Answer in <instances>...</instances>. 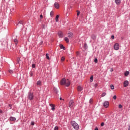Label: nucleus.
Segmentation results:
<instances>
[{
  "label": "nucleus",
  "instance_id": "a211bd4d",
  "mask_svg": "<svg viewBox=\"0 0 130 130\" xmlns=\"http://www.w3.org/2000/svg\"><path fill=\"white\" fill-rule=\"evenodd\" d=\"M37 85L38 86H40L41 85V81H39L37 82Z\"/></svg>",
  "mask_w": 130,
  "mask_h": 130
},
{
  "label": "nucleus",
  "instance_id": "aec40b11",
  "mask_svg": "<svg viewBox=\"0 0 130 130\" xmlns=\"http://www.w3.org/2000/svg\"><path fill=\"white\" fill-rule=\"evenodd\" d=\"M64 40H65V41H66L68 43H69V38H68V37H66V38H64Z\"/></svg>",
  "mask_w": 130,
  "mask_h": 130
},
{
  "label": "nucleus",
  "instance_id": "ddd939ff",
  "mask_svg": "<svg viewBox=\"0 0 130 130\" xmlns=\"http://www.w3.org/2000/svg\"><path fill=\"white\" fill-rule=\"evenodd\" d=\"M10 119L11 121H16V118L14 117H11Z\"/></svg>",
  "mask_w": 130,
  "mask_h": 130
},
{
  "label": "nucleus",
  "instance_id": "2f4dec72",
  "mask_svg": "<svg viewBox=\"0 0 130 130\" xmlns=\"http://www.w3.org/2000/svg\"><path fill=\"white\" fill-rule=\"evenodd\" d=\"M9 72L10 73V74H13V70H10L9 71Z\"/></svg>",
  "mask_w": 130,
  "mask_h": 130
},
{
  "label": "nucleus",
  "instance_id": "49530a36",
  "mask_svg": "<svg viewBox=\"0 0 130 130\" xmlns=\"http://www.w3.org/2000/svg\"><path fill=\"white\" fill-rule=\"evenodd\" d=\"M77 54H80V53L79 52H76Z\"/></svg>",
  "mask_w": 130,
  "mask_h": 130
},
{
  "label": "nucleus",
  "instance_id": "ea45409f",
  "mask_svg": "<svg viewBox=\"0 0 130 130\" xmlns=\"http://www.w3.org/2000/svg\"><path fill=\"white\" fill-rule=\"evenodd\" d=\"M43 16L42 15V14H41V15H40V18H41V19H43Z\"/></svg>",
  "mask_w": 130,
  "mask_h": 130
},
{
  "label": "nucleus",
  "instance_id": "72a5a7b5",
  "mask_svg": "<svg viewBox=\"0 0 130 130\" xmlns=\"http://www.w3.org/2000/svg\"><path fill=\"white\" fill-rule=\"evenodd\" d=\"M32 68L33 69H35V64H32Z\"/></svg>",
  "mask_w": 130,
  "mask_h": 130
},
{
  "label": "nucleus",
  "instance_id": "0eeeda50",
  "mask_svg": "<svg viewBox=\"0 0 130 130\" xmlns=\"http://www.w3.org/2000/svg\"><path fill=\"white\" fill-rule=\"evenodd\" d=\"M123 86L125 87H127V86H128V81L127 80L125 81L123 83Z\"/></svg>",
  "mask_w": 130,
  "mask_h": 130
},
{
  "label": "nucleus",
  "instance_id": "4be33fe9",
  "mask_svg": "<svg viewBox=\"0 0 130 130\" xmlns=\"http://www.w3.org/2000/svg\"><path fill=\"white\" fill-rule=\"evenodd\" d=\"M90 82L92 83L93 82V76H91L90 78Z\"/></svg>",
  "mask_w": 130,
  "mask_h": 130
},
{
  "label": "nucleus",
  "instance_id": "9b49d317",
  "mask_svg": "<svg viewBox=\"0 0 130 130\" xmlns=\"http://www.w3.org/2000/svg\"><path fill=\"white\" fill-rule=\"evenodd\" d=\"M58 35L60 38L63 37V35L62 34V32H61V31H59L58 33Z\"/></svg>",
  "mask_w": 130,
  "mask_h": 130
},
{
  "label": "nucleus",
  "instance_id": "393cba45",
  "mask_svg": "<svg viewBox=\"0 0 130 130\" xmlns=\"http://www.w3.org/2000/svg\"><path fill=\"white\" fill-rule=\"evenodd\" d=\"M64 59H66L64 57H62L61 58V61H64Z\"/></svg>",
  "mask_w": 130,
  "mask_h": 130
},
{
  "label": "nucleus",
  "instance_id": "7ed1b4c3",
  "mask_svg": "<svg viewBox=\"0 0 130 130\" xmlns=\"http://www.w3.org/2000/svg\"><path fill=\"white\" fill-rule=\"evenodd\" d=\"M27 98L28 99H29V100H32L34 98V95H33V93H32L31 92H29Z\"/></svg>",
  "mask_w": 130,
  "mask_h": 130
},
{
  "label": "nucleus",
  "instance_id": "c756f323",
  "mask_svg": "<svg viewBox=\"0 0 130 130\" xmlns=\"http://www.w3.org/2000/svg\"><path fill=\"white\" fill-rule=\"evenodd\" d=\"M54 130H58V126H56L55 127H54Z\"/></svg>",
  "mask_w": 130,
  "mask_h": 130
},
{
  "label": "nucleus",
  "instance_id": "6ab92c4d",
  "mask_svg": "<svg viewBox=\"0 0 130 130\" xmlns=\"http://www.w3.org/2000/svg\"><path fill=\"white\" fill-rule=\"evenodd\" d=\"M91 38H92V39H96V36H95V35H92V36H91Z\"/></svg>",
  "mask_w": 130,
  "mask_h": 130
},
{
  "label": "nucleus",
  "instance_id": "a19ab883",
  "mask_svg": "<svg viewBox=\"0 0 130 130\" xmlns=\"http://www.w3.org/2000/svg\"><path fill=\"white\" fill-rule=\"evenodd\" d=\"M17 62H19V61H20V58L18 57V58H17Z\"/></svg>",
  "mask_w": 130,
  "mask_h": 130
},
{
  "label": "nucleus",
  "instance_id": "5701e85b",
  "mask_svg": "<svg viewBox=\"0 0 130 130\" xmlns=\"http://www.w3.org/2000/svg\"><path fill=\"white\" fill-rule=\"evenodd\" d=\"M46 57L47 59H49V55L48 54H46Z\"/></svg>",
  "mask_w": 130,
  "mask_h": 130
},
{
  "label": "nucleus",
  "instance_id": "09e8293b",
  "mask_svg": "<svg viewBox=\"0 0 130 130\" xmlns=\"http://www.w3.org/2000/svg\"><path fill=\"white\" fill-rule=\"evenodd\" d=\"M111 72H113V69H111Z\"/></svg>",
  "mask_w": 130,
  "mask_h": 130
},
{
  "label": "nucleus",
  "instance_id": "e433bc0d",
  "mask_svg": "<svg viewBox=\"0 0 130 130\" xmlns=\"http://www.w3.org/2000/svg\"><path fill=\"white\" fill-rule=\"evenodd\" d=\"M53 15V11H51L50 12V16H52Z\"/></svg>",
  "mask_w": 130,
  "mask_h": 130
},
{
  "label": "nucleus",
  "instance_id": "b1692460",
  "mask_svg": "<svg viewBox=\"0 0 130 130\" xmlns=\"http://www.w3.org/2000/svg\"><path fill=\"white\" fill-rule=\"evenodd\" d=\"M110 87H111V89L112 90H114V86L113 85L111 84V85H110Z\"/></svg>",
  "mask_w": 130,
  "mask_h": 130
},
{
  "label": "nucleus",
  "instance_id": "c03bdc74",
  "mask_svg": "<svg viewBox=\"0 0 130 130\" xmlns=\"http://www.w3.org/2000/svg\"><path fill=\"white\" fill-rule=\"evenodd\" d=\"M0 113H3V110H0Z\"/></svg>",
  "mask_w": 130,
  "mask_h": 130
},
{
  "label": "nucleus",
  "instance_id": "c85d7f7f",
  "mask_svg": "<svg viewBox=\"0 0 130 130\" xmlns=\"http://www.w3.org/2000/svg\"><path fill=\"white\" fill-rule=\"evenodd\" d=\"M94 62H95V63H97V62H98V59L97 58L94 59Z\"/></svg>",
  "mask_w": 130,
  "mask_h": 130
},
{
  "label": "nucleus",
  "instance_id": "f3484780",
  "mask_svg": "<svg viewBox=\"0 0 130 130\" xmlns=\"http://www.w3.org/2000/svg\"><path fill=\"white\" fill-rule=\"evenodd\" d=\"M58 18H59V16L58 15H56L55 18L56 22H58Z\"/></svg>",
  "mask_w": 130,
  "mask_h": 130
},
{
  "label": "nucleus",
  "instance_id": "20e7f679",
  "mask_svg": "<svg viewBox=\"0 0 130 130\" xmlns=\"http://www.w3.org/2000/svg\"><path fill=\"white\" fill-rule=\"evenodd\" d=\"M114 49L115 50H118V49H119V44L118 43L115 44Z\"/></svg>",
  "mask_w": 130,
  "mask_h": 130
},
{
  "label": "nucleus",
  "instance_id": "f03ea898",
  "mask_svg": "<svg viewBox=\"0 0 130 130\" xmlns=\"http://www.w3.org/2000/svg\"><path fill=\"white\" fill-rule=\"evenodd\" d=\"M72 125L75 129L78 130L79 129V125L74 121H72Z\"/></svg>",
  "mask_w": 130,
  "mask_h": 130
},
{
  "label": "nucleus",
  "instance_id": "9d476101",
  "mask_svg": "<svg viewBox=\"0 0 130 130\" xmlns=\"http://www.w3.org/2000/svg\"><path fill=\"white\" fill-rule=\"evenodd\" d=\"M73 35H74L73 32H69L68 34V37H69V38H73Z\"/></svg>",
  "mask_w": 130,
  "mask_h": 130
},
{
  "label": "nucleus",
  "instance_id": "423d86ee",
  "mask_svg": "<svg viewBox=\"0 0 130 130\" xmlns=\"http://www.w3.org/2000/svg\"><path fill=\"white\" fill-rule=\"evenodd\" d=\"M104 106L105 107V108H108V106H109V102H105L104 103Z\"/></svg>",
  "mask_w": 130,
  "mask_h": 130
},
{
  "label": "nucleus",
  "instance_id": "2eb2a0df",
  "mask_svg": "<svg viewBox=\"0 0 130 130\" xmlns=\"http://www.w3.org/2000/svg\"><path fill=\"white\" fill-rule=\"evenodd\" d=\"M128 75H129V72L128 71H126L125 72V73H124V76L125 77H127V76H128Z\"/></svg>",
  "mask_w": 130,
  "mask_h": 130
},
{
  "label": "nucleus",
  "instance_id": "412c9836",
  "mask_svg": "<svg viewBox=\"0 0 130 130\" xmlns=\"http://www.w3.org/2000/svg\"><path fill=\"white\" fill-rule=\"evenodd\" d=\"M14 42H15L16 45H17V44H18V40H17V39H14Z\"/></svg>",
  "mask_w": 130,
  "mask_h": 130
},
{
  "label": "nucleus",
  "instance_id": "4468645a",
  "mask_svg": "<svg viewBox=\"0 0 130 130\" xmlns=\"http://www.w3.org/2000/svg\"><path fill=\"white\" fill-rule=\"evenodd\" d=\"M116 5L120 4V0H115Z\"/></svg>",
  "mask_w": 130,
  "mask_h": 130
},
{
  "label": "nucleus",
  "instance_id": "37998d69",
  "mask_svg": "<svg viewBox=\"0 0 130 130\" xmlns=\"http://www.w3.org/2000/svg\"><path fill=\"white\" fill-rule=\"evenodd\" d=\"M111 38L112 39H114V36H112Z\"/></svg>",
  "mask_w": 130,
  "mask_h": 130
},
{
  "label": "nucleus",
  "instance_id": "a878e982",
  "mask_svg": "<svg viewBox=\"0 0 130 130\" xmlns=\"http://www.w3.org/2000/svg\"><path fill=\"white\" fill-rule=\"evenodd\" d=\"M33 75H34V74L33 73V72H30V77H33Z\"/></svg>",
  "mask_w": 130,
  "mask_h": 130
},
{
  "label": "nucleus",
  "instance_id": "58836bf2",
  "mask_svg": "<svg viewBox=\"0 0 130 130\" xmlns=\"http://www.w3.org/2000/svg\"><path fill=\"white\" fill-rule=\"evenodd\" d=\"M101 126H104V122L101 123Z\"/></svg>",
  "mask_w": 130,
  "mask_h": 130
},
{
  "label": "nucleus",
  "instance_id": "473e14b6",
  "mask_svg": "<svg viewBox=\"0 0 130 130\" xmlns=\"http://www.w3.org/2000/svg\"><path fill=\"white\" fill-rule=\"evenodd\" d=\"M77 16H80V11H77Z\"/></svg>",
  "mask_w": 130,
  "mask_h": 130
},
{
  "label": "nucleus",
  "instance_id": "6e6552de",
  "mask_svg": "<svg viewBox=\"0 0 130 130\" xmlns=\"http://www.w3.org/2000/svg\"><path fill=\"white\" fill-rule=\"evenodd\" d=\"M54 7L56 9H59V4H58V3H55L54 4Z\"/></svg>",
  "mask_w": 130,
  "mask_h": 130
},
{
  "label": "nucleus",
  "instance_id": "f704fd0d",
  "mask_svg": "<svg viewBox=\"0 0 130 130\" xmlns=\"http://www.w3.org/2000/svg\"><path fill=\"white\" fill-rule=\"evenodd\" d=\"M118 107H119V108H122V105H119Z\"/></svg>",
  "mask_w": 130,
  "mask_h": 130
},
{
  "label": "nucleus",
  "instance_id": "bb28decb",
  "mask_svg": "<svg viewBox=\"0 0 130 130\" xmlns=\"http://www.w3.org/2000/svg\"><path fill=\"white\" fill-rule=\"evenodd\" d=\"M89 103L90 104H92V103H93V99H91L90 100H89Z\"/></svg>",
  "mask_w": 130,
  "mask_h": 130
},
{
  "label": "nucleus",
  "instance_id": "de8ad7c7",
  "mask_svg": "<svg viewBox=\"0 0 130 130\" xmlns=\"http://www.w3.org/2000/svg\"><path fill=\"white\" fill-rule=\"evenodd\" d=\"M59 100H62V99L61 98H59Z\"/></svg>",
  "mask_w": 130,
  "mask_h": 130
},
{
  "label": "nucleus",
  "instance_id": "f8f14e48",
  "mask_svg": "<svg viewBox=\"0 0 130 130\" xmlns=\"http://www.w3.org/2000/svg\"><path fill=\"white\" fill-rule=\"evenodd\" d=\"M77 90L79 92H81V91H82V86H78L77 87Z\"/></svg>",
  "mask_w": 130,
  "mask_h": 130
},
{
  "label": "nucleus",
  "instance_id": "f257e3e1",
  "mask_svg": "<svg viewBox=\"0 0 130 130\" xmlns=\"http://www.w3.org/2000/svg\"><path fill=\"white\" fill-rule=\"evenodd\" d=\"M60 84L62 85H65L66 87H69V86L71 85V82L70 80H69V79L67 80L65 78H63L60 82Z\"/></svg>",
  "mask_w": 130,
  "mask_h": 130
},
{
  "label": "nucleus",
  "instance_id": "a18cd8bd",
  "mask_svg": "<svg viewBox=\"0 0 130 130\" xmlns=\"http://www.w3.org/2000/svg\"><path fill=\"white\" fill-rule=\"evenodd\" d=\"M94 130H99L98 127H95V128L94 129Z\"/></svg>",
  "mask_w": 130,
  "mask_h": 130
},
{
  "label": "nucleus",
  "instance_id": "79ce46f5",
  "mask_svg": "<svg viewBox=\"0 0 130 130\" xmlns=\"http://www.w3.org/2000/svg\"><path fill=\"white\" fill-rule=\"evenodd\" d=\"M98 84H95L94 85L95 88H96V87H98Z\"/></svg>",
  "mask_w": 130,
  "mask_h": 130
},
{
  "label": "nucleus",
  "instance_id": "39448f33",
  "mask_svg": "<svg viewBox=\"0 0 130 130\" xmlns=\"http://www.w3.org/2000/svg\"><path fill=\"white\" fill-rule=\"evenodd\" d=\"M70 108H73L74 107V101H70L69 102Z\"/></svg>",
  "mask_w": 130,
  "mask_h": 130
},
{
  "label": "nucleus",
  "instance_id": "c9c22d12",
  "mask_svg": "<svg viewBox=\"0 0 130 130\" xmlns=\"http://www.w3.org/2000/svg\"><path fill=\"white\" fill-rule=\"evenodd\" d=\"M35 124V123H34V122L32 121V122H31V125H34Z\"/></svg>",
  "mask_w": 130,
  "mask_h": 130
},
{
  "label": "nucleus",
  "instance_id": "7c9ffc66",
  "mask_svg": "<svg viewBox=\"0 0 130 130\" xmlns=\"http://www.w3.org/2000/svg\"><path fill=\"white\" fill-rule=\"evenodd\" d=\"M116 98H117L116 95H114V96H113L114 100H116Z\"/></svg>",
  "mask_w": 130,
  "mask_h": 130
},
{
  "label": "nucleus",
  "instance_id": "4c0bfd02",
  "mask_svg": "<svg viewBox=\"0 0 130 130\" xmlns=\"http://www.w3.org/2000/svg\"><path fill=\"white\" fill-rule=\"evenodd\" d=\"M19 24H22L23 25V20L19 21Z\"/></svg>",
  "mask_w": 130,
  "mask_h": 130
},
{
  "label": "nucleus",
  "instance_id": "dca6fc26",
  "mask_svg": "<svg viewBox=\"0 0 130 130\" xmlns=\"http://www.w3.org/2000/svg\"><path fill=\"white\" fill-rule=\"evenodd\" d=\"M60 47L61 49H63V50H66V47H64V46H63V45H60Z\"/></svg>",
  "mask_w": 130,
  "mask_h": 130
},
{
  "label": "nucleus",
  "instance_id": "cd10ccee",
  "mask_svg": "<svg viewBox=\"0 0 130 130\" xmlns=\"http://www.w3.org/2000/svg\"><path fill=\"white\" fill-rule=\"evenodd\" d=\"M106 95V93L103 92L102 94V97H104Z\"/></svg>",
  "mask_w": 130,
  "mask_h": 130
},
{
  "label": "nucleus",
  "instance_id": "1a4fd4ad",
  "mask_svg": "<svg viewBox=\"0 0 130 130\" xmlns=\"http://www.w3.org/2000/svg\"><path fill=\"white\" fill-rule=\"evenodd\" d=\"M50 106L51 107V110H53V111H54L55 110V107L54 106V105L51 104H50Z\"/></svg>",
  "mask_w": 130,
  "mask_h": 130
}]
</instances>
